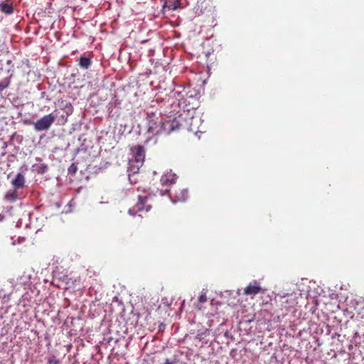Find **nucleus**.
Here are the masks:
<instances>
[{"mask_svg": "<svg viewBox=\"0 0 364 364\" xmlns=\"http://www.w3.org/2000/svg\"><path fill=\"white\" fill-rule=\"evenodd\" d=\"M185 115H188V113L184 112L173 119L166 120L164 122H161L162 134H169L181 129L194 132L195 130L193 127L194 117L188 119Z\"/></svg>", "mask_w": 364, "mask_h": 364, "instance_id": "nucleus-1", "label": "nucleus"}, {"mask_svg": "<svg viewBox=\"0 0 364 364\" xmlns=\"http://www.w3.org/2000/svg\"><path fill=\"white\" fill-rule=\"evenodd\" d=\"M131 151L133 154V156L129 160V168L133 173H136L144 162L145 150L141 145H136L131 148Z\"/></svg>", "mask_w": 364, "mask_h": 364, "instance_id": "nucleus-2", "label": "nucleus"}, {"mask_svg": "<svg viewBox=\"0 0 364 364\" xmlns=\"http://www.w3.org/2000/svg\"><path fill=\"white\" fill-rule=\"evenodd\" d=\"M151 208L152 205L149 203V197L139 196L137 203L128 212L131 215L135 216L138 215L142 217L143 214L149 212Z\"/></svg>", "mask_w": 364, "mask_h": 364, "instance_id": "nucleus-3", "label": "nucleus"}, {"mask_svg": "<svg viewBox=\"0 0 364 364\" xmlns=\"http://www.w3.org/2000/svg\"><path fill=\"white\" fill-rule=\"evenodd\" d=\"M177 178V176L172 171L166 172L161 177L160 183L161 185V195L171 192V186L176 183Z\"/></svg>", "mask_w": 364, "mask_h": 364, "instance_id": "nucleus-4", "label": "nucleus"}, {"mask_svg": "<svg viewBox=\"0 0 364 364\" xmlns=\"http://www.w3.org/2000/svg\"><path fill=\"white\" fill-rule=\"evenodd\" d=\"M276 303L281 311H288L294 308L296 305L297 301L294 294H287L279 296V299L276 300Z\"/></svg>", "mask_w": 364, "mask_h": 364, "instance_id": "nucleus-5", "label": "nucleus"}, {"mask_svg": "<svg viewBox=\"0 0 364 364\" xmlns=\"http://www.w3.org/2000/svg\"><path fill=\"white\" fill-rule=\"evenodd\" d=\"M55 120V116L53 113L45 115L34 123V129L38 132L48 130Z\"/></svg>", "mask_w": 364, "mask_h": 364, "instance_id": "nucleus-6", "label": "nucleus"}, {"mask_svg": "<svg viewBox=\"0 0 364 364\" xmlns=\"http://www.w3.org/2000/svg\"><path fill=\"white\" fill-rule=\"evenodd\" d=\"M169 196L171 198L174 197V202H183L186 201L188 197V193L186 189H175L174 194L172 193H169Z\"/></svg>", "mask_w": 364, "mask_h": 364, "instance_id": "nucleus-7", "label": "nucleus"}, {"mask_svg": "<svg viewBox=\"0 0 364 364\" xmlns=\"http://www.w3.org/2000/svg\"><path fill=\"white\" fill-rule=\"evenodd\" d=\"M161 121L156 122L154 119L148 121V132L153 135L162 134Z\"/></svg>", "mask_w": 364, "mask_h": 364, "instance_id": "nucleus-8", "label": "nucleus"}, {"mask_svg": "<svg viewBox=\"0 0 364 364\" xmlns=\"http://www.w3.org/2000/svg\"><path fill=\"white\" fill-rule=\"evenodd\" d=\"M264 292V289L255 282L254 284H250L244 289V294L255 296L259 293Z\"/></svg>", "mask_w": 364, "mask_h": 364, "instance_id": "nucleus-9", "label": "nucleus"}, {"mask_svg": "<svg viewBox=\"0 0 364 364\" xmlns=\"http://www.w3.org/2000/svg\"><path fill=\"white\" fill-rule=\"evenodd\" d=\"M180 1L179 0H164L163 4V10H176L180 9Z\"/></svg>", "mask_w": 364, "mask_h": 364, "instance_id": "nucleus-10", "label": "nucleus"}, {"mask_svg": "<svg viewBox=\"0 0 364 364\" xmlns=\"http://www.w3.org/2000/svg\"><path fill=\"white\" fill-rule=\"evenodd\" d=\"M24 183H25L24 176L20 173H18L16 176L14 180H12V181H11V184H12L13 187L14 188V189H16V190L23 188L24 186Z\"/></svg>", "mask_w": 364, "mask_h": 364, "instance_id": "nucleus-11", "label": "nucleus"}, {"mask_svg": "<svg viewBox=\"0 0 364 364\" xmlns=\"http://www.w3.org/2000/svg\"><path fill=\"white\" fill-rule=\"evenodd\" d=\"M92 65V60L90 58L81 56L79 58L78 65L83 69H88Z\"/></svg>", "mask_w": 364, "mask_h": 364, "instance_id": "nucleus-12", "label": "nucleus"}, {"mask_svg": "<svg viewBox=\"0 0 364 364\" xmlns=\"http://www.w3.org/2000/svg\"><path fill=\"white\" fill-rule=\"evenodd\" d=\"M18 199V193L16 189L9 191L4 196V200L9 203H14Z\"/></svg>", "mask_w": 364, "mask_h": 364, "instance_id": "nucleus-13", "label": "nucleus"}, {"mask_svg": "<svg viewBox=\"0 0 364 364\" xmlns=\"http://www.w3.org/2000/svg\"><path fill=\"white\" fill-rule=\"evenodd\" d=\"M0 10L5 14L9 15L14 12V7L11 4H0Z\"/></svg>", "mask_w": 364, "mask_h": 364, "instance_id": "nucleus-14", "label": "nucleus"}, {"mask_svg": "<svg viewBox=\"0 0 364 364\" xmlns=\"http://www.w3.org/2000/svg\"><path fill=\"white\" fill-rule=\"evenodd\" d=\"M208 300L206 293L202 291L199 298H198V304H197V309L200 310L202 309V304L205 303Z\"/></svg>", "mask_w": 364, "mask_h": 364, "instance_id": "nucleus-15", "label": "nucleus"}, {"mask_svg": "<svg viewBox=\"0 0 364 364\" xmlns=\"http://www.w3.org/2000/svg\"><path fill=\"white\" fill-rule=\"evenodd\" d=\"M10 82L9 78H5L0 82V93L9 86Z\"/></svg>", "mask_w": 364, "mask_h": 364, "instance_id": "nucleus-16", "label": "nucleus"}, {"mask_svg": "<svg viewBox=\"0 0 364 364\" xmlns=\"http://www.w3.org/2000/svg\"><path fill=\"white\" fill-rule=\"evenodd\" d=\"M48 166L45 164H40L36 167V171L38 173H44L47 171Z\"/></svg>", "mask_w": 364, "mask_h": 364, "instance_id": "nucleus-17", "label": "nucleus"}, {"mask_svg": "<svg viewBox=\"0 0 364 364\" xmlns=\"http://www.w3.org/2000/svg\"><path fill=\"white\" fill-rule=\"evenodd\" d=\"M76 171H77V167L74 164H72L69 168V172L75 173Z\"/></svg>", "mask_w": 364, "mask_h": 364, "instance_id": "nucleus-18", "label": "nucleus"}, {"mask_svg": "<svg viewBox=\"0 0 364 364\" xmlns=\"http://www.w3.org/2000/svg\"><path fill=\"white\" fill-rule=\"evenodd\" d=\"M358 315H360V318L364 319V306L362 307L358 311Z\"/></svg>", "mask_w": 364, "mask_h": 364, "instance_id": "nucleus-19", "label": "nucleus"}, {"mask_svg": "<svg viewBox=\"0 0 364 364\" xmlns=\"http://www.w3.org/2000/svg\"><path fill=\"white\" fill-rule=\"evenodd\" d=\"M49 364H58V361L55 359H50L48 360Z\"/></svg>", "mask_w": 364, "mask_h": 364, "instance_id": "nucleus-20", "label": "nucleus"}]
</instances>
